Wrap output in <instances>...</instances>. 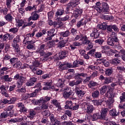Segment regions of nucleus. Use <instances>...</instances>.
<instances>
[{
	"label": "nucleus",
	"instance_id": "18",
	"mask_svg": "<svg viewBox=\"0 0 125 125\" xmlns=\"http://www.w3.org/2000/svg\"><path fill=\"white\" fill-rule=\"evenodd\" d=\"M65 106H64L65 109H72L73 106V102L71 101H66L65 102Z\"/></svg>",
	"mask_w": 125,
	"mask_h": 125
},
{
	"label": "nucleus",
	"instance_id": "16",
	"mask_svg": "<svg viewBox=\"0 0 125 125\" xmlns=\"http://www.w3.org/2000/svg\"><path fill=\"white\" fill-rule=\"evenodd\" d=\"M90 37H93L95 39H97L99 37V33H98L97 29L94 28L93 30V32L91 33Z\"/></svg>",
	"mask_w": 125,
	"mask_h": 125
},
{
	"label": "nucleus",
	"instance_id": "45",
	"mask_svg": "<svg viewBox=\"0 0 125 125\" xmlns=\"http://www.w3.org/2000/svg\"><path fill=\"white\" fill-rule=\"evenodd\" d=\"M102 62L103 63L105 67H109V66H110V63L108 62V60H106L105 59H104L102 60Z\"/></svg>",
	"mask_w": 125,
	"mask_h": 125
},
{
	"label": "nucleus",
	"instance_id": "38",
	"mask_svg": "<svg viewBox=\"0 0 125 125\" xmlns=\"http://www.w3.org/2000/svg\"><path fill=\"white\" fill-rule=\"evenodd\" d=\"M101 17L103 19H104V20H113V19H114V17L110 16L103 15Z\"/></svg>",
	"mask_w": 125,
	"mask_h": 125
},
{
	"label": "nucleus",
	"instance_id": "63",
	"mask_svg": "<svg viewBox=\"0 0 125 125\" xmlns=\"http://www.w3.org/2000/svg\"><path fill=\"white\" fill-rule=\"evenodd\" d=\"M13 108H14V106L13 105H9L6 108V112H8V113H9V112H11L10 111H11V110H12Z\"/></svg>",
	"mask_w": 125,
	"mask_h": 125
},
{
	"label": "nucleus",
	"instance_id": "54",
	"mask_svg": "<svg viewBox=\"0 0 125 125\" xmlns=\"http://www.w3.org/2000/svg\"><path fill=\"white\" fill-rule=\"evenodd\" d=\"M9 32H11L13 33V34H15L18 32V28L17 27H14L9 29Z\"/></svg>",
	"mask_w": 125,
	"mask_h": 125
},
{
	"label": "nucleus",
	"instance_id": "1",
	"mask_svg": "<svg viewBox=\"0 0 125 125\" xmlns=\"http://www.w3.org/2000/svg\"><path fill=\"white\" fill-rule=\"evenodd\" d=\"M107 108L102 109L101 113L94 114L92 116V121H97V120H107Z\"/></svg>",
	"mask_w": 125,
	"mask_h": 125
},
{
	"label": "nucleus",
	"instance_id": "10",
	"mask_svg": "<svg viewBox=\"0 0 125 125\" xmlns=\"http://www.w3.org/2000/svg\"><path fill=\"white\" fill-rule=\"evenodd\" d=\"M94 107L91 104H88L86 105V108L85 109L86 113L87 114H91L93 112Z\"/></svg>",
	"mask_w": 125,
	"mask_h": 125
},
{
	"label": "nucleus",
	"instance_id": "33",
	"mask_svg": "<svg viewBox=\"0 0 125 125\" xmlns=\"http://www.w3.org/2000/svg\"><path fill=\"white\" fill-rule=\"evenodd\" d=\"M7 12H8V9L7 8H2L0 7V13H2L3 15H6V14H7Z\"/></svg>",
	"mask_w": 125,
	"mask_h": 125
},
{
	"label": "nucleus",
	"instance_id": "50",
	"mask_svg": "<svg viewBox=\"0 0 125 125\" xmlns=\"http://www.w3.org/2000/svg\"><path fill=\"white\" fill-rule=\"evenodd\" d=\"M64 83L62 81V79H59L58 82V86L59 87H63Z\"/></svg>",
	"mask_w": 125,
	"mask_h": 125
},
{
	"label": "nucleus",
	"instance_id": "22",
	"mask_svg": "<svg viewBox=\"0 0 125 125\" xmlns=\"http://www.w3.org/2000/svg\"><path fill=\"white\" fill-rule=\"evenodd\" d=\"M4 18L6 21H8V22H12L13 19L14 18L12 17V15L10 14H8L4 16Z\"/></svg>",
	"mask_w": 125,
	"mask_h": 125
},
{
	"label": "nucleus",
	"instance_id": "60",
	"mask_svg": "<svg viewBox=\"0 0 125 125\" xmlns=\"http://www.w3.org/2000/svg\"><path fill=\"white\" fill-rule=\"evenodd\" d=\"M95 43H99V44H102L104 42L103 39H98L95 41Z\"/></svg>",
	"mask_w": 125,
	"mask_h": 125
},
{
	"label": "nucleus",
	"instance_id": "14",
	"mask_svg": "<svg viewBox=\"0 0 125 125\" xmlns=\"http://www.w3.org/2000/svg\"><path fill=\"white\" fill-rule=\"evenodd\" d=\"M109 99L106 102V105L108 106L109 108L113 107V103L115 102L113 97H108Z\"/></svg>",
	"mask_w": 125,
	"mask_h": 125
},
{
	"label": "nucleus",
	"instance_id": "49",
	"mask_svg": "<svg viewBox=\"0 0 125 125\" xmlns=\"http://www.w3.org/2000/svg\"><path fill=\"white\" fill-rule=\"evenodd\" d=\"M18 60V59L17 58H12L10 59V63L12 64V65H14Z\"/></svg>",
	"mask_w": 125,
	"mask_h": 125
},
{
	"label": "nucleus",
	"instance_id": "11",
	"mask_svg": "<svg viewBox=\"0 0 125 125\" xmlns=\"http://www.w3.org/2000/svg\"><path fill=\"white\" fill-rule=\"evenodd\" d=\"M51 98L48 96H45L44 97L41 98L40 100H38L39 103H46L50 101Z\"/></svg>",
	"mask_w": 125,
	"mask_h": 125
},
{
	"label": "nucleus",
	"instance_id": "53",
	"mask_svg": "<svg viewBox=\"0 0 125 125\" xmlns=\"http://www.w3.org/2000/svg\"><path fill=\"white\" fill-rule=\"evenodd\" d=\"M104 81V83H105V84H108L111 83V79L107 77H105Z\"/></svg>",
	"mask_w": 125,
	"mask_h": 125
},
{
	"label": "nucleus",
	"instance_id": "29",
	"mask_svg": "<svg viewBox=\"0 0 125 125\" xmlns=\"http://www.w3.org/2000/svg\"><path fill=\"white\" fill-rule=\"evenodd\" d=\"M22 120H23L22 118H15L10 120L9 122L11 124H14V123H20V122H22Z\"/></svg>",
	"mask_w": 125,
	"mask_h": 125
},
{
	"label": "nucleus",
	"instance_id": "61",
	"mask_svg": "<svg viewBox=\"0 0 125 125\" xmlns=\"http://www.w3.org/2000/svg\"><path fill=\"white\" fill-rule=\"evenodd\" d=\"M72 44H73V46H81V45H82L83 44V43H82V42H74L72 43Z\"/></svg>",
	"mask_w": 125,
	"mask_h": 125
},
{
	"label": "nucleus",
	"instance_id": "48",
	"mask_svg": "<svg viewBox=\"0 0 125 125\" xmlns=\"http://www.w3.org/2000/svg\"><path fill=\"white\" fill-rule=\"evenodd\" d=\"M7 88H8V86L6 87V86H4V85H2L0 87V89L1 90V93L4 92V91H6L7 90Z\"/></svg>",
	"mask_w": 125,
	"mask_h": 125
},
{
	"label": "nucleus",
	"instance_id": "3",
	"mask_svg": "<svg viewBox=\"0 0 125 125\" xmlns=\"http://www.w3.org/2000/svg\"><path fill=\"white\" fill-rule=\"evenodd\" d=\"M97 29H101V30H104L105 31L106 29H107L108 34H110L111 36H115L116 34L113 31V28H112V25H107L106 23L104 22L102 24H99L97 26Z\"/></svg>",
	"mask_w": 125,
	"mask_h": 125
},
{
	"label": "nucleus",
	"instance_id": "35",
	"mask_svg": "<svg viewBox=\"0 0 125 125\" xmlns=\"http://www.w3.org/2000/svg\"><path fill=\"white\" fill-rule=\"evenodd\" d=\"M80 83H81L80 81H71L69 83V85H70V86H74V85H78V84H80Z\"/></svg>",
	"mask_w": 125,
	"mask_h": 125
},
{
	"label": "nucleus",
	"instance_id": "9",
	"mask_svg": "<svg viewBox=\"0 0 125 125\" xmlns=\"http://www.w3.org/2000/svg\"><path fill=\"white\" fill-rule=\"evenodd\" d=\"M17 106L18 108H19L20 112H22V113H26V112H27V108L25 107L22 103H18L17 104Z\"/></svg>",
	"mask_w": 125,
	"mask_h": 125
},
{
	"label": "nucleus",
	"instance_id": "57",
	"mask_svg": "<svg viewBox=\"0 0 125 125\" xmlns=\"http://www.w3.org/2000/svg\"><path fill=\"white\" fill-rule=\"evenodd\" d=\"M42 104V110H45L46 109H47V108H48V105L47 104L44 103H41Z\"/></svg>",
	"mask_w": 125,
	"mask_h": 125
},
{
	"label": "nucleus",
	"instance_id": "24",
	"mask_svg": "<svg viewBox=\"0 0 125 125\" xmlns=\"http://www.w3.org/2000/svg\"><path fill=\"white\" fill-rule=\"evenodd\" d=\"M45 46V45L44 44H42L40 46V48L39 49L37 50V52H39V53H40L42 55L44 53V47Z\"/></svg>",
	"mask_w": 125,
	"mask_h": 125
},
{
	"label": "nucleus",
	"instance_id": "43",
	"mask_svg": "<svg viewBox=\"0 0 125 125\" xmlns=\"http://www.w3.org/2000/svg\"><path fill=\"white\" fill-rule=\"evenodd\" d=\"M104 121L103 122L104 125H113L114 122H112L111 121H109L108 120V118H107V120H104Z\"/></svg>",
	"mask_w": 125,
	"mask_h": 125
},
{
	"label": "nucleus",
	"instance_id": "27",
	"mask_svg": "<svg viewBox=\"0 0 125 125\" xmlns=\"http://www.w3.org/2000/svg\"><path fill=\"white\" fill-rule=\"evenodd\" d=\"M66 44V41L62 40V41H60L58 44H57V47H59V48H62V47H64Z\"/></svg>",
	"mask_w": 125,
	"mask_h": 125
},
{
	"label": "nucleus",
	"instance_id": "58",
	"mask_svg": "<svg viewBox=\"0 0 125 125\" xmlns=\"http://www.w3.org/2000/svg\"><path fill=\"white\" fill-rule=\"evenodd\" d=\"M55 44V43H54V42H47V46L49 48H51L53 45Z\"/></svg>",
	"mask_w": 125,
	"mask_h": 125
},
{
	"label": "nucleus",
	"instance_id": "51",
	"mask_svg": "<svg viewBox=\"0 0 125 125\" xmlns=\"http://www.w3.org/2000/svg\"><path fill=\"white\" fill-rule=\"evenodd\" d=\"M21 40H20V37L17 36L14 38L13 43H17V42H20Z\"/></svg>",
	"mask_w": 125,
	"mask_h": 125
},
{
	"label": "nucleus",
	"instance_id": "21",
	"mask_svg": "<svg viewBox=\"0 0 125 125\" xmlns=\"http://www.w3.org/2000/svg\"><path fill=\"white\" fill-rule=\"evenodd\" d=\"M29 115H28V118H29L30 120L34 119L35 116L36 115V111L34 109H30L29 111Z\"/></svg>",
	"mask_w": 125,
	"mask_h": 125
},
{
	"label": "nucleus",
	"instance_id": "41",
	"mask_svg": "<svg viewBox=\"0 0 125 125\" xmlns=\"http://www.w3.org/2000/svg\"><path fill=\"white\" fill-rule=\"evenodd\" d=\"M101 48L102 49L103 53L106 52V50H108V49H110V46H108L107 45L102 46Z\"/></svg>",
	"mask_w": 125,
	"mask_h": 125
},
{
	"label": "nucleus",
	"instance_id": "42",
	"mask_svg": "<svg viewBox=\"0 0 125 125\" xmlns=\"http://www.w3.org/2000/svg\"><path fill=\"white\" fill-rule=\"evenodd\" d=\"M60 35L62 37H68V36H70V32L69 31H66L63 32H61Z\"/></svg>",
	"mask_w": 125,
	"mask_h": 125
},
{
	"label": "nucleus",
	"instance_id": "62",
	"mask_svg": "<svg viewBox=\"0 0 125 125\" xmlns=\"http://www.w3.org/2000/svg\"><path fill=\"white\" fill-rule=\"evenodd\" d=\"M11 56L8 54H6L4 56L3 60L5 61H7V60H9V59H11Z\"/></svg>",
	"mask_w": 125,
	"mask_h": 125
},
{
	"label": "nucleus",
	"instance_id": "59",
	"mask_svg": "<svg viewBox=\"0 0 125 125\" xmlns=\"http://www.w3.org/2000/svg\"><path fill=\"white\" fill-rule=\"evenodd\" d=\"M83 35L82 34L79 35H77L76 37L74 38V39L73 40V41L74 42H76V41H79L80 39H83Z\"/></svg>",
	"mask_w": 125,
	"mask_h": 125
},
{
	"label": "nucleus",
	"instance_id": "26",
	"mask_svg": "<svg viewBox=\"0 0 125 125\" xmlns=\"http://www.w3.org/2000/svg\"><path fill=\"white\" fill-rule=\"evenodd\" d=\"M12 46L14 48L15 52H20V47H19V45L17 43H12Z\"/></svg>",
	"mask_w": 125,
	"mask_h": 125
},
{
	"label": "nucleus",
	"instance_id": "19",
	"mask_svg": "<svg viewBox=\"0 0 125 125\" xmlns=\"http://www.w3.org/2000/svg\"><path fill=\"white\" fill-rule=\"evenodd\" d=\"M39 91V89H36L34 92L30 94H26V96L28 98H31V97H36L38 94V92Z\"/></svg>",
	"mask_w": 125,
	"mask_h": 125
},
{
	"label": "nucleus",
	"instance_id": "64",
	"mask_svg": "<svg viewBox=\"0 0 125 125\" xmlns=\"http://www.w3.org/2000/svg\"><path fill=\"white\" fill-rule=\"evenodd\" d=\"M26 47L27 49H35V45L32 44H29Z\"/></svg>",
	"mask_w": 125,
	"mask_h": 125
},
{
	"label": "nucleus",
	"instance_id": "55",
	"mask_svg": "<svg viewBox=\"0 0 125 125\" xmlns=\"http://www.w3.org/2000/svg\"><path fill=\"white\" fill-rule=\"evenodd\" d=\"M4 80L5 82H11V81H12V78H9V75H5L4 76Z\"/></svg>",
	"mask_w": 125,
	"mask_h": 125
},
{
	"label": "nucleus",
	"instance_id": "30",
	"mask_svg": "<svg viewBox=\"0 0 125 125\" xmlns=\"http://www.w3.org/2000/svg\"><path fill=\"white\" fill-rule=\"evenodd\" d=\"M37 8V5H33L32 6H28L26 8H25L26 11H32V10H35Z\"/></svg>",
	"mask_w": 125,
	"mask_h": 125
},
{
	"label": "nucleus",
	"instance_id": "36",
	"mask_svg": "<svg viewBox=\"0 0 125 125\" xmlns=\"http://www.w3.org/2000/svg\"><path fill=\"white\" fill-rule=\"evenodd\" d=\"M54 32H55V29L52 28L47 32V35L49 37H54Z\"/></svg>",
	"mask_w": 125,
	"mask_h": 125
},
{
	"label": "nucleus",
	"instance_id": "13",
	"mask_svg": "<svg viewBox=\"0 0 125 125\" xmlns=\"http://www.w3.org/2000/svg\"><path fill=\"white\" fill-rule=\"evenodd\" d=\"M83 13V10L77 9L73 12V16L75 18H78Z\"/></svg>",
	"mask_w": 125,
	"mask_h": 125
},
{
	"label": "nucleus",
	"instance_id": "25",
	"mask_svg": "<svg viewBox=\"0 0 125 125\" xmlns=\"http://www.w3.org/2000/svg\"><path fill=\"white\" fill-rule=\"evenodd\" d=\"M45 34H46V31H45V30H42V32H38L35 35V36H36V38H37V39H39V38H41V37H42L43 35H45Z\"/></svg>",
	"mask_w": 125,
	"mask_h": 125
},
{
	"label": "nucleus",
	"instance_id": "2",
	"mask_svg": "<svg viewBox=\"0 0 125 125\" xmlns=\"http://www.w3.org/2000/svg\"><path fill=\"white\" fill-rule=\"evenodd\" d=\"M101 93H105L106 91H107L105 94V96L106 97H114V94L113 93V88L111 87V86L109 85H106L103 86L100 89Z\"/></svg>",
	"mask_w": 125,
	"mask_h": 125
},
{
	"label": "nucleus",
	"instance_id": "31",
	"mask_svg": "<svg viewBox=\"0 0 125 125\" xmlns=\"http://www.w3.org/2000/svg\"><path fill=\"white\" fill-rule=\"evenodd\" d=\"M16 26L18 28L21 27L24 24V21L22 20H19L16 19Z\"/></svg>",
	"mask_w": 125,
	"mask_h": 125
},
{
	"label": "nucleus",
	"instance_id": "23",
	"mask_svg": "<svg viewBox=\"0 0 125 125\" xmlns=\"http://www.w3.org/2000/svg\"><path fill=\"white\" fill-rule=\"evenodd\" d=\"M31 17L32 18V20L33 21H36L40 18V15L37 14L35 12H32L31 14Z\"/></svg>",
	"mask_w": 125,
	"mask_h": 125
},
{
	"label": "nucleus",
	"instance_id": "47",
	"mask_svg": "<svg viewBox=\"0 0 125 125\" xmlns=\"http://www.w3.org/2000/svg\"><path fill=\"white\" fill-rule=\"evenodd\" d=\"M89 87L91 88L92 86H96L97 85V83L93 81H91L88 84Z\"/></svg>",
	"mask_w": 125,
	"mask_h": 125
},
{
	"label": "nucleus",
	"instance_id": "17",
	"mask_svg": "<svg viewBox=\"0 0 125 125\" xmlns=\"http://www.w3.org/2000/svg\"><path fill=\"white\" fill-rule=\"evenodd\" d=\"M104 101H106V99H105V98H102L99 101L94 100L93 102L95 106H99V105H101V103H102V102H104Z\"/></svg>",
	"mask_w": 125,
	"mask_h": 125
},
{
	"label": "nucleus",
	"instance_id": "15",
	"mask_svg": "<svg viewBox=\"0 0 125 125\" xmlns=\"http://www.w3.org/2000/svg\"><path fill=\"white\" fill-rule=\"evenodd\" d=\"M13 114L11 112H7L5 111L3 112L2 113H1L0 114V117L1 118H3V119H5V118H7L8 116L9 117H12V115Z\"/></svg>",
	"mask_w": 125,
	"mask_h": 125
},
{
	"label": "nucleus",
	"instance_id": "52",
	"mask_svg": "<svg viewBox=\"0 0 125 125\" xmlns=\"http://www.w3.org/2000/svg\"><path fill=\"white\" fill-rule=\"evenodd\" d=\"M35 33H36V30L34 29L33 32L31 33H28L26 35V37L27 38H33L34 36H35Z\"/></svg>",
	"mask_w": 125,
	"mask_h": 125
},
{
	"label": "nucleus",
	"instance_id": "4",
	"mask_svg": "<svg viewBox=\"0 0 125 125\" xmlns=\"http://www.w3.org/2000/svg\"><path fill=\"white\" fill-rule=\"evenodd\" d=\"M52 83L51 82H46L44 83V86L43 87L42 89L43 90H49V89H53L55 91H58L59 89H56V87L54 86H51Z\"/></svg>",
	"mask_w": 125,
	"mask_h": 125
},
{
	"label": "nucleus",
	"instance_id": "37",
	"mask_svg": "<svg viewBox=\"0 0 125 125\" xmlns=\"http://www.w3.org/2000/svg\"><path fill=\"white\" fill-rule=\"evenodd\" d=\"M110 62L112 64H114V65H117V64H120V63H121V61H120V60H119L117 58H115V59L110 61Z\"/></svg>",
	"mask_w": 125,
	"mask_h": 125
},
{
	"label": "nucleus",
	"instance_id": "5",
	"mask_svg": "<svg viewBox=\"0 0 125 125\" xmlns=\"http://www.w3.org/2000/svg\"><path fill=\"white\" fill-rule=\"evenodd\" d=\"M102 4L103 7H96V10L99 12V13H101V12H107L108 10H109V6L108 4L104 2H102Z\"/></svg>",
	"mask_w": 125,
	"mask_h": 125
},
{
	"label": "nucleus",
	"instance_id": "6",
	"mask_svg": "<svg viewBox=\"0 0 125 125\" xmlns=\"http://www.w3.org/2000/svg\"><path fill=\"white\" fill-rule=\"evenodd\" d=\"M82 77L83 78H86L87 75L84 73H76L75 76V79L77 80L76 82H80V84L83 83V79L82 78Z\"/></svg>",
	"mask_w": 125,
	"mask_h": 125
},
{
	"label": "nucleus",
	"instance_id": "8",
	"mask_svg": "<svg viewBox=\"0 0 125 125\" xmlns=\"http://www.w3.org/2000/svg\"><path fill=\"white\" fill-rule=\"evenodd\" d=\"M78 4H80V0H76L75 1H72L68 4V8H73V7H75L77 6Z\"/></svg>",
	"mask_w": 125,
	"mask_h": 125
},
{
	"label": "nucleus",
	"instance_id": "40",
	"mask_svg": "<svg viewBox=\"0 0 125 125\" xmlns=\"http://www.w3.org/2000/svg\"><path fill=\"white\" fill-rule=\"evenodd\" d=\"M63 13H64V9H59L58 10V11L56 12V15L57 16H60L61 15H63Z\"/></svg>",
	"mask_w": 125,
	"mask_h": 125
},
{
	"label": "nucleus",
	"instance_id": "39",
	"mask_svg": "<svg viewBox=\"0 0 125 125\" xmlns=\"http://www.w3.org/2000/svg\"><path fill=\"white\" fill-rule=\"evenodd\" d=\"M21 66H22V63L19 61H17L16 62V63L13 64V67H14V68H21Z\"/></svg>",
	"mask_w": 125,
	"mask_h": 125
},
{
	"label": "nucleus",
	"instance_id": "20",
	"mask_svg": "<svg viewBox=\"0 0 125 125\" xmlns=\"http://www.w3.org/2000/svg\"><path fill=\"white\" fill-rule=\"evenodd\" d=\"M76 94H77L79 98L82 99L83 97V96L85 94V91L79 90L76 91Z\"/></svg>",
	"mask_w": 125,
	"mask_h": 125
},
{
	"label": "nucleus",
	"instance_id": "56",
	"mask_svg": "<svg viewBox=\"0 0 125 125\" xmlns=\"http://www.w3.org/2000/svg\"><path fill=\"white\" fill-rule=\"evenodd\" d=\"M15 101H16V97L11 98L10 100H9V104H14Z\"/></svg>",
	"mask_w": 125,
	"mask_h": 125
},
{
	"label": "nucleus",
	"instance_id": "44",
	"mask_svg": "<svg viewBox=\"0 0 125 125\" xmlns=\"http://www.w3.org/2000/svg\"><path fill=\"white\" fill-rule=\"evenodd\" d=\"M113 73V69L112 68H109L105 70V75L107 76H111Z\"/></svg>",
	"mask_w": 125,
	"mask_h": 125
},
{
	"label": "nucleus",
	"instance_id": "12",
	"mask_svg": "<svg viewBox=\"0 0 125 125\" xmlns=\"http://www.w3.org/2000/svg\"><path fill=\"white\" fill-rule=\"evenodd\" d=\"M87 23V20L86 19H82L79 21H78L76 24L77 28H80L81 26H83Z\"/></svg>",
	"mask_w": 125,
	"mask_h": 125
},
{
	"label": "nucleus",
	"instance_id": "34",
	"mask_svg": "<svg viewBox=\"0 0 125 125\" xmlns=\"http://www.w3.org/2000/svg\"><path fill=\"white\" fill-rule=\"evenodd\" d=\"M109 114L110 116H112L113 117H116L119 115V114L117 113V111H116V109H112L110 110Z\"/></svg>",
	"mask_w": 125,
	"mask_h": 125
},
{
	"label": "nucleus",
	"instance_id": "32",
	"mask_svg": "<svg viewBox=\"0 0 125 125\" xmlns=\"http://www.w3.org/2000/svg\"><path fill=\"white\" fill-rule=\"evenodd\" d=\"M107 42L108 45H111V46H114V45H115L114 40H113L112 38H109Z\"/></svg>",
	"mask_w": 125,
	"mask_h": 125
},
{
	"label": "nucleus",
	"instance_id": "7",
	"mask_svg": "<svg viewBox=\"0 0 125 125\" xmlns=\"http://www.w3.org/2000/svg\"><path fill=\"white\" fill-rule=\"evenodd\" d=\"M64 90H66V91H65L63 93V96L64 98H65V99H67L69 98V97L71 96V95H72V90H71V88L69 87H67L66 88H64ZM67 91H68V92H67Z\"/></svg>",
	"mask_w": 125,
	"mask_h": 125
},
{
	"label": "nucleus",
	"instance_id": "46",
	"mask_svg": "<svg viewBox=\"0 0 125 125\" xmlns=\"http://www.w3.org/2000/svg\"><path fill=\"white\" fill-rule=\"evenodd\" d=\"M99 95V91H95L92 93V97H93L94 98H97V97H98Z\"/></svg>",
	"mask_w": 125,
	"mask_h": 125
},
{
	"label": "nucleus",
	"instance_id": "28",
	"mask_svg": "<svg viewBox=\"0 0 125 125\" xmlns=\"http://www.w3.org/2000/svg\"><path fill=\"white\" fill-rule=\"evenodd\" d=\"M66 55H67V52H66V51H62L59 53V57L61 59L65 58Z\"/></svg>",
	"mask_w": 125,
	"mask_h": 125
}]
</instances>
